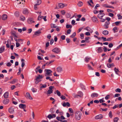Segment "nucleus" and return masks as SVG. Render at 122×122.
Returning <instances> with one entry per match:
<instances>
[{
	"label": "nucleus",
	"mask_w": 122,
	"mask_h": 122,
	"mask_svg": "<svg viewBox=\"0 0 122 122\" xmlns=\"http://www.w3.org/2000/svg\"><path fill=\"white\" fill-rule=\"evenodd\" d=\"M56 71L59 73H60L63 71V69L62 67L59 66L57 68Z\"/></svg>",
	"instance_id": "nucleus-7"
},
{
	"label": "nucleus",
	"mask_w": 122,
	"mask_h": 122,
	"mask_svg": "<svg viewBox=\"0 0 122 122\" xmlns=\"http://www.w3.org/2000/svg\"><path fill=\"white\" fill-rule=\"evenodd\" d=\"M83 5V3L81 1H79L77 4L79 6H81Z\"/></svg>",
	"instance_id": "nucleus-36"
},
{
	"label": "nucleus",
	"mask_w": 122,
	"mask_h": 122,
	"mask_svg": "<svg viewBox=\"0 0 122 122\" xmlns=\"http://www.w3.org/2000/svg\"><path fill=\"white\" fill-rule=\"evenodd\" d=\"M110 97V96L108 95H107L105 97V99L106 100H107Z\"/></svg>",
	"instance_id": "nucleus-57"
},
{
	"label": "nucleus",
	"mask_w": 122,
	"mask_h": 122,
	"mask_svg": "<svg viewBox=\"0 0 122 122\" xmlns=\"http://www.w3.org/2000/svg\"><path fill=\"white\" fill-rule=\"evenodd\" d=\"M69 112L72 113V115H73L74 112L72 109V108H69Z\"/></svg>",
	"instance_id": "nucleus-42"
},
{
	"label": "nucleus",
	"mask_w": 122,
	"mask_h": 122,
	"mask_svg": "<svg viewBox=\"0 0 122 122\" xmlns=\"http://www.w3.org/2000/svg\"><path fill=\"white\" fill-rule=\"evenodd\" d=\"M7 16L6 15L4 14L2 16V18L3 20H5L7 18Z\"/></svg>",
	"instance_id": "nucleus-22"
},
{
	"label": "nucleus",
	"mask_w": 122,
	"mask_h": 122,
	"mask_svg": "<svg viewBox=\"0 0 122 122\" xmlns=\"http://www.w3.org/2000/svg\"><path fill=\"white\" fill-rule=\"evenodd\" d=\"M5 50V46H2L0 48V53H1L3 52Z\"/></svg>",
	"instance_id": "nucleus-23"
},
{
	"label": "nucleus",
	"mask_w": 122,
	"mask_h": 122,
	"mask_svg": "<svg viewBox=\"0 0 122 122\" xmlns=\"http://www.w3.org/2000/svg\"><path fill=\"white\" fill-rule=\"evenodd\" d=\"M15 85H13L11 86V89L12 90H13L15 88Z\"/></svg>",
	"instance_id": "nucleus-64"
},
{
	"label": "nucleus",
	"mask_w": 122,
	"mask_h": 122,
	"mask_svg": "<svg viewBox=\"0 0 122 122\" xmlns=\"http://www.w3.org/2000/svg\"><path fill=\"white\" fill-rule=\"evenodd\" d=\"M81 113L80 111H78L75 113V117L76 119L77 120H80L81 119Z\"/></svg>",
	"instance_id": "nucleus-1"
},
{
	"label": "nucleus",
	"mask_w": 122,
	"mask_h": 122,
	"mask_svg": "<svg viewBox=\"0 0 122 122\" xmlns=\"http://www.w3.org/2000/svg\"><path fill=\"white\" fill-rule=\"evenodd\" d=\"M59 7L60 8H62L64 7V6H66L67 5L66 4H62L61 3L59 4Z\"/></svg>",
	"instance_id": "nucleus-11"
},
{
	"label": "nucleus",
	"mask_w": 122,
	"mask_h": 122,
	"mask_svg": "<svg viewBox=\"0 0 122 122\" xmlns=\"http://www.w3.org/2000/svg\"><path fill=\"white\" fill-rule=\"evenodd\" d=\"M54 88V86H50L49 87V90L47 91V94H50L52 93L53 91L52 89L53 88Z\"/></svg>",
	"instance_id": "nucleus-4"
},
{
	"label": "nucleus",
	"mask_w": 122,
	"mask_h": 122,
	"mask_svg": "<svg viewBox=\"0 0 122 122\" xmlns=\"http://www.w3.org/2000/svg\"><path fill=\"white\" fill-rule=\"evenodd\" d=\"M56 117V115L55 114H53L52 115L50 114L48 115L47 117L49 119H51L54 117Z\"/></svg>",
	"instance_id": "nucleus-10"
},
{
	"label": "nucleus",
	"mask_w": 122,
	"mask_h": 122,
	"mask_svg": "<svg viewBox=\"0 0 122 122\" xmlns=\"http://www.w3.org/2000/svg\"><path fill=\"white\" fill-rule=\"evenodd\" d=\"M118 29L117 28L116 26L115 27L113 28V30L114 31V32L115 33L117 32L118 31Z\"/></svg>",
	"instance_id": "nucleus-24"
},
{
	"label": "nucleus",
	"mask_w": 122,
	"mask_h": 122,
	"mask_svg": "<svg viewBox=\"0 0 122 122\" xmlns=\"http://www.w3.org/2000/svg\"><path fill=\"white\" fill-rule=\"evenodd\" d=\"M93 103V100L90 101L89 103L87 104V105L89 106H90V105L91 104H92Z\"/></svg>",
	"instance_id": "nucleus-58"
},
{
	"label": "nucleus",
	"mask_w": 122,
	"mask_h": 122,
	"mask_svg": "<svg viewBox=\"0 0 122 122\" xmlns=\"http://www.w3.org/2000/svg\"><path fill=\"white\" fill-rule=\"evenodd\" d=\"M42 29L38 31H37L35 32L34 33V35H37V36H38L39 35L41 34V31Z\"/></svg>",
	"instance_id": "nucleus-19"
},
{
	"label": "nucleus",
	"mask_w": 122,
	"mask_h": 122,
	"mask_svg": "<svg viewBox=\"0 0 122 122\" xmlns=\"http://www.w3.org/2000/svg\"><path fill=\"white\" fill-rule=\"evenodd\" d=\"M88 68L90 70H93V68L90 65L88 64L87 65Z\"/></svg>",
	"instance_id": "nucleus-44"
},
{
	"label": "nucleus",
	"mask_w": 122,
	"mask_h": 122,
	"mask_svg": "<svg viewBox=\"0 0 122 122\" xmlns=\"http://www.w3.org/2000/svg\"><path fill=\"white\" fill-rule=\"evenodd\" d=\"M40 68V66H38V67L36 68L35 71L36 73L39 71V68Z\"/></svg>",
	"instance_id": "nucleus-40"
},
{
	"label": "nucleus",
	"mask_w": 122,
	"mask_h": 122,
	"mask_svg": "<svg viewBox=\"0 0 122 122\" xmlns=\"http://www.w3.org/2000/svg\"><path fill=\"white\" fill-rule=\"evenodd\" d=\"M107 66L109 68H110L114 66L113 63L112 64L108 63L107 64Z\"/></svg>",
	"instance_id": "nucleus-21"
},
{
	"label": "nucleus",
	"mask_w": 122,
	"mask_h": 122,
	"mask_svg": "<svg viewBox=\"0 0 122 122\" xmlns=\"http://www.w3.org/2000/svg\"><path fill=\"white\" fill-rule=\"evenodd\" d=\"M110 23V22L109 21H106L103 25V27L105 29H107L109 27V25Z\"/></svg>",
	"instance_id": "nucleus-3"
},
{
	"label": "nucleus",
	"mask_w": 122,
	"mask_h": 122,
	"mask_svg": "<svg viewBox=\"0 0 122 122\" xmlns=\"http://www.w3.org/2000/svg\"><path fill=\"white\" fill-rule=\"evenodd\" d=\"M52 51L55 53H58L60 52V50L59 48L56 47L53 49Z\"/></svg>",
	"instance_id": "nucleus-5"
},
{
	"label": "nucleus",
	"mask_w": 122,
	"mask_h": 122,
	"mask_svg": "<svg viewBox=\"0 0 122 122\" xmlns=\"http://www.w3.org/2000/svg\"><path fill=\"white\" fill-rule=\"evenodd\" d=\"M46 84H44L42 85V86L41 87V88H46Z\"/></svg>",
	"instance_id": "nucleus-63"
},
{
	"label": "nucleus",
	"mask_w": 122,
	"mask_h": 122,
	"mask_svg": "<svg viewBox=\"0 0 122 122\" xmlns=\"http://www.w3.org/2000/svg\"><path fill=\"white\" fill-rule=\"evenodd\" d=\"M121 23V22L120 21H118L115 22L113 23V24H115V25L116 26H119Z\"/></svg>",
	"instance_id": "nucleus-30"
},
{
	"label": "nucleus",
	"mask_w": 122,
	"mask_h": 122,
	"mask_svg": "<svg viewBox=\"0 0 122 122\" xmlns=\"http://www.w3.org/2000/svg\"><path fill=\"white\" fill-rule=\"evenodd\" d=\"M80 86L82 89H85V86L82 83H81L80 84Z\"/></svg>",
	"instance_id": "nucleus-37"
},
{
	"label": "nucleus",
	"mask_w": 122,
	"mask_h": 122,
	"mask_svg": "<svg viewBox=\"0 0 122 122\" xmlns=\"http://www.w3.org/2000/svg\"><path fill=\"white\" fill-rule=\"evenodd\" d=\"M46 80L49 79V80L50 81H52L53 80L51 79L50 76H46Z\"/></svg>",
	"instance_id": "nucleus-47"
},
{
	"label": "nucleus",
	"mask_w": 122,
	"mask_h": 122,
	"mask_svg": "<svg viewBox=\"0 0 122 122\" xmlns=\"http://www.w3.org/2000/svg\"><path fill=\"white\" fill-rule=\"evenodd\" d=\"M84 29L86 30L88 32H89L91 33H92L93 31V30L88 26L84 28Z\"/></svg>",
	"instance_id": "nucleus-9"
},
{
	"label": "nucleus",
	"mask_w": 122,
	"mask_h": 122,
	"mask_svg": "<svg viewBox=\"0 0 122 122\" xmlns=\"http://www.w3.org/2000/svg\"><path fill=\"white\" fill-rule=\"evenodd\" d=\"M90 33L89 32H87L85 33V34L86 36H90Z\"/></svg>",
	"instance_id": "nucleus-62"
},
{
	"label": "nucleus",
	"mask_w": 122,
	"mask_h": 122,
	"mask_svg": "<svg viewBox=\"0 0 122 122\" xmlns=\"http://www.w3.org/2000/svg\"><path fill=\"white\" fill-rule=\"evenodd\" d=\"M39 5V4H36L34 5V8L35 10H37L38 9L37 6Z\"/></svg>",
	"instance_id": "nucleus-52"
},
{
	"label": "nucleus",
	"mask_w": 122,
	"mask_h": 122,
	"mask_svg": "<svg viewBox=\"0 0 122 122\" xmlns=\"http://www.w3.org/2000/svg\"><path fill=\"white\" fill-rule=\"evenodd\" d=\"M9 95L8 93L7 92H5L4 94V96L5 98H8Z\"/></svg>",
	"instance_id": "nucleus-27"
},
{
	"label": "nucleus",
	"mask_w": 122,
	"mask_h": 122,
	"mask_svg": "<svg viewBox=\"0 0 122 122\" xmlns=\"http://www.w3.org/2000/svg\"><path fill=\"white\" fill-rule=\"evenodd\" d=\"M102 6L103 7H104L109 8V6L107 4H104L102 5Z\"/></svg>",
	"instance_id": "nucleus-50"
},
{
	"label": "nucleus",
	"mask_w": 122,
	"mask_h": 122,
	"mask_svg": "<svg viewBox=\"0 0 122 122\" xmlns=\"http://www.w3.org/2000/svg\"><path fill=\"white\" fill-rule=\"evenodd\" d=\"M117 16L118 17V19H121L122 18V16L119 14H118Z\"/></svg>",
	"instance_id": "nucleus-55"
},
{
	"label": "nucleus",
	"mask_w": 122,
	"mask_h": 122,
	"mask_svg": "<svg viewBox=\"0 0 122 122\" xmlns=\"http://www.w3.org/2000/svg\"><path fill=\"white\" fill-rule=\"evenodd\" d=\"M104 98H103L102 99H100L99 101L100 103H103L105 102V101L103 100Z\"/></svg>",
	"instance_id": "nucleus-49"
},
{
	"label": "nucleus",
	"mask_w": 122,
	"mask_h": 122,
	"mask_svg": "<svg viewBox=\"0 0 122 122\" xmlns=\"http://www.w3.org/2000/svg\"><path fill=\"white\" fill-rule=\"evenodd\" d=\"M120 95L119 94V93L116 94L114 96V97H119L120 96Z\"/></svg>",
	"instance_id": "nucleus-59"
},
{
	"label": "nucleus",
	"mask_w": 122,
	"mask_h": 122,
	"mask_svg": "<svg viewBox=\"0 0 122 122\" xmlns=\"http://www.w3.org/2000/svg\"><path fill=\"white\" fill-rule=\"evenodd\" d=\"M8 112L10 114H13L14 112V109L13 108L11 107L8 109Z\"/></svg>",
	"instance_id": "nucleus-6"
},
{
	"label": "nucleus",
	"mask_w": 122,
	"mask_h": 122,
	"mask_svg": "<svg viewBox=\"0 0 122 122\" xmlns=\"http://www.w3.org/2000/svg\"><path fill=\"white\" fill-rule=\"evenodd\" d=\"M43 77L42 75H41L40 74L38 75V76H37L36 77V78L38 80L41 79L43 78Z\"/></svg>",
	"instance_id": "nucleus-28"
},
{
	"label": "nucleus",
	"mask_w": 122,
	"mask_h": 122,
	"mask_svg": "<svg viewBox=\"0 0 122 122\" xmlns=\"http://www.w3.org/2000/svg\"><path fill=\"white\" fill-rule=\"evenodd\" d=\"M31 90L32 92L34 93L36 92L37 91V89L34 88H32Z\"/></svg>",
	"instance_id": "nucleus-46"
},
{
	"label": "nucleus",
	"mask_w": 122,
	"mask_h": 122,
	"mask_svg": "<svg viewBox=\"0 0 122 122\" xmlns=\"http://www.w3.org/2000/svg\"><path fill=\"white\" fill-rule=\"evenodd\" d=\"M45 76H51L52 74L51 73L52 72V71L50 70L46 69L45 71Z\"/></svg>",
	"instance_id": "nucleus-2"
},
{
	"label": "nucleus",
	"mask_w": 122,
	"mask_h": 122,
	"mask_svg": "<svg viewBox=\"0 0 122 122\" xmlns=\"http://www.w3.org/2000/svg\"><path fill=\"white\" fill-rule=\"evenodd\" d=\"M80 36L81 37V38L82 39H83L84 37V34L83 33H81L80 35Z\"/></svg>",
	"instance_id": "nucleus-60"
},
{
	"label": "nucleus",
	"mask_w": 122,
	"mask_h": 122,
	"mask_svg": "<svg viewBox=\"0 0 122 122\" xmlns=\"http://www.w3.org/2000/svg\"><path fill=\"white\" fill-rule=\"evenodd\" d=\"M92 20L94 22H98V21L97 20V19L96 17L93 16L92 18Z\"/></svg>",
	"instance_id": "nucleus-14"
},
{
	"label": "nucleus",
	"mask_w": 122,
	"mask_h": 122,
	"mask_svg": "<svg viewBox=\"0 0 122 122\" xmlns=\"http://www.w3.org/2000/svg\"><path fill=\"white\" fill-rule=\"evenodd\" d=\"M66 27L67 28H71L72 27V26L71 25H70L69 24H67L66 25Z\"/></svg>",
	"instance_id": "nucleus-43"
},
{
	"label": "nucleus",
	"mask_w": 122,
	"mask_h": 122,
	"mask_svg": "<svg viewBox=\"0 0 122 122\" xmlns=\"http://www.w3.org/2000/svg\"><path fill=\"white\" fill-rule=\"evenodd\" d=\"M56 93L58 96H61V93L58 90H57L56 91Z\"/></svg>",
	"instance_id": "nucleus-51"
},
{
	"label": "nucleus",
	"mask_w": 122,
	"mask_h": 122,
	"mask_svg": "<svg viewBox=\"0 0 122 122\" xmlns=\"http://www.w3.org/2000/svg\"><path fill=\"white\" fill-rule=\"evenodd\" d=\"M11 34L14 36L16 38H17V36L16 35V32L15 31H12L11 32Z\"/></svg>",
	"instance_id": "nucleus-26"
},
{
	"label": "nucleus",
	"mask_w": 122,
	"mask_h": 122,
	"mask_svg": "<svg viewBox=\"0 0 122 122\" xmlns=\"http://www.w3.org/2000/svg\"><path fill=\"white\" fill-rule=\"evenodd\" d=\"M71 32V30L70 29H68L67 31V33L68 34H70Z\"/></svg>",
	"instance_id": "nucleus-61"
},
{
	"label": "nucleus",
	"mask_w": 122,
	"mask_h": 122,
	"mask_svg": "<svg viewBox=\"0 0 122 122\" xmlns=\"http://www.w3.org/2000/svg\"><path fill=\"white\" fill-rule=\"evenodd\" d=\"M9 102V100L8 99H5L3 101V103L5 104H8Z\"/></svg>",
	"instance_id": "nucleus-18"
},
{
	"label": "nucleus",
	"mask_w": 122,
	"mask_h": 122,
	"mask_svg": "<svg viewBox=\"0 0 122 122\" xmlns=\"http://www.w3.org/2000/svg\"><path fill=\"white\" fill-rule=\"evenodd\" d=\"M115 91L117 92H120L121 91V89L117 88L115 90Z\"/></svg>",
	"instance_id": "nucleus-39"
},
{
	"label": "nucleus",
	"mask_w": 122,
	"mask_h": 122,
	"mask_svg": "<svg viewBox=\"0 0 122 122\" xmlns=\"http://www.w3.org/2000/svg\"><path fill=\"white\" fill-rule=\"evenodd\" d=\"M76 34L75 32H74L73 34L70 36V37L71 38H73L76 35Z\"/></svg>",
	"instance_id": "nucleus-48"
},
{
	"label": "nucleus",
	"mask_w": 122,
	"mask_h": 122,
	"mask_svg": "<svg viewBox=\"0 0 122 122\" xmlns=\"http://www.w3.org/2000/svg\"><path fill=\"white\" fill-rule=\"evenodd\" d=\"M118 119V118L117 117H116L115 118L113 119V121L114 122H117V121Z\"/></svg>",
	"instance_id": "nucleus-53"
},
{
	"label": "nucleus",
	"mask_w": 122,
	"mask_h": 122,
	"mask_svg": "<svg viewBox=\"0 0 122 122\" xmlns=\"http://www.w3.org/2000/svg\"><path fill=\"white\" fill-rule=\"evenodd\" d=\"M54 109L53 108H51L50 110V111L51 113H54L55 111L54 110Z\"/></svg>",
	"instance_id": "nucleus-54"
},
{
	"label": "nucleus",
	"mask_w": 122,
	"mask_h": 122,
	"mask_svg": "<svg viewBox=\"0 0 122 122\" xmlns=\"http://www.w3.org/2000/svg\"><path fill=\"white\" fill-rule=\"evenodd\" d=\"M19 107L20 108L24 109L26 107V105L23 104H21L19 105Z\"/></svg>",
	"instance_id": "nucleus-17"
},
{
	"label": "nucleus",
	"mask_w": 122,
	"mask_h": 122,
	"mask_svg": "<svg viewBox=\"0 0 122 122\" xmlns=\"http://www.w3.org/2000/svg\"><path fill=\"white\" fill-rule=\"evenodd\" d=\"M98 96V94L97 93H92L91 95V97L92 98H93L94 97H97Z\"/></svg>",
	"instance_id": "nucleus-13"
},
{
	"label": "nucleus",
	"mask_w": 122,
	"mask_h": 122,
	"mask_svg": "<svg viewBox=\"0 0 122 122\" xmlns=\"http://www.w3.org/2000/svg\"><path fill=\"white\" fill-rule=\"evenodd\" d=\"M114 70L116 73L118 75V72H119L118 69H117L116 67H115L114 69Z\"/></svg>",
	"instance_id": "nucleus-34"
},
{
	"label": "nucleus",
	"mask_w": 122,
	"mask_h": 122,
	"mask_svg": "<svg viewBox=\"0 0 122 122\" xmlns=\"http://www.w3.org/2000/svg\"><path fill=\"white\" fill-rule=\"evenodd\" d=\"M28 22L29 23H30L33 22H34V21H33V19L31 18H30L28 19Z\"/></svg>",
	"instance_id": "nucleus-32"
},
{
	"label": "nucleus",
	"mask_w": 122,
	"mask_h": 122,
	"mask_svg": "<svg viewBox=\"0 0 122 122\" xmlns=\"http://www.w3.org/2000/svg\"><path fill=\"white\" fill-rule=\"evenodd\" d=\"M40 81L39 80H38L36 78L35 81V83L36 84H37Z\"/></svg>",
	"instance_id": "nucleus-56"
},
{
	"label": "nucleus",
	"mask_w": 122,
	"mask_h": 122,
	"mask_svg": "<svg viewBox=\"0 0 122 122\" xmlns=\"http://www.w3.org/2000/svg\"><path fill=\"white\" fill-rule=\"evenodd\" d=\"M23 12L24 14H27L29 13L28 10L27 9H24L23 10Z\"/></svg>",
	"instance_id": "nucleus-20"
},
{
	"label": "nucleus",
	"mask_w": 122,
	"mask_h": 122,
	"mask_svg": "<svg viewBox=\"0 0 122 122\" xmlns=\"http://www.w3.org/2000/svg\"><path fill=\"white\" fill-rule=\"evenodd\" d=\"M102 34L104 35H107L108 34L109 32L107 30H104L103 31Z\"/></svg>",
	"instance_id": "nucleus-25"
},
{
	"label": "nucleus",
	"mask_w": 122,
	"mask_h": 122,
	"mask_svg": "<svg viewBox=\"0 0 122 122\" xmlns=\"http://www.w3.org/2000/svg\"><path fill=\"white\" fill-rule=\"evenodd\" d=\"M109 116L110 118H112V112L111 111H110L109 114Z\"/></svg>",
	"instance_id": "nucleus-45"
},
{
	"label": "nucleus",
	"mask_w": 122,
	"mask_h": 122,
	"mask_svg": "<svg viewBox=\"0 0 122 122\" xmlns=\"http://www.w3.org/2000/svg\"><path fill=\"white\" fill-rule=\"evenodd\" d=\"M20 18V20L22 21H24V20H25V17L23 16H21Z\"/></svg>",
	"instance_id": "nucleus-38"
},
{
	"label": "nucleus",
	"mask_w": 122,
	"mask_h": 122,
	"mask_svg": "<svg viewBox=\"0 0 122 122\" xmlns=\"http://www.w3.org/2000/svg\"><path fill=\"white\" fill-rule=\"evenodd\" d=\"M103 118L102 115V114H99L96 116L95 117V119H100L102 118Z\"/></svg>",
	"instance_id": "nucleus-8"
},
{
	"label": "nucleus",
	"mask_w": 122,
	"mask_h": 122,
	"mask_svg": "<svg viewBox=\"0 0 122 122\" xmlns=\"http://www.w3.org/2000/svg\"><path fill=\"white\" fill-rule=\"evenodd\" d=\"M105 15L104 14L100 13L98 14L97 15V17L100 19H102V17Z\"/></svg>",
	"instance_id": "nucleus-16"
},
{
	"label": "nucleus",
	"mask_w": 122,
	"mask_h": 122,
	"mask_svg": "<svg viewBox=\"0 0 122 122\" xmlns=\"http://www.w3.org/2000/svg\"><path fill=\"white\" fill-rule=\"evenodd\" d=\"M17 80L16 79H14L13 81L10 82V83L14 84L16 82Z\"/></svg>",
	"instance_id": "nucleus-41"
},
{
	"label": "nucleus",
	"mask_w": 122,
	"mask_h": 122,
	"mask_svg": "<svg viewBox=\"0 0 122 122\" xmlns=\"http://www.w3.org/2000/svg\"><path fill=\"white\" fill-rule=\"evenodd\" d=\"M51 28H55L57 27V26L55 24H51Z\"/></svg>",
	"instance_id": "nucleus-35"
},
{
	"label": "nucleus",
	"mask_w": 122,
	"mask_h": 122,
	"mask_svg": "<svg viewBox=\"0 0 122 122\" xmlns=\"http://www.w3.org/2000/svg\"><path fill=\"white\" fill-rule=\"evenodd\" d=\"M27 98H28L30 100L32 99V97L31 96L30 93L29 92H27L26 93V97Z\"/></svg>",
	"instance_id": "nucleus-12"
},
{
	"label": "nucleus",
	"mask_w": 122,
	"mask_h": 122,
	"mask_svg": "<svg viewBox=\"0 0 122 122\" xmlns=\"http://www.w3.org/2000/svg\"><path fill=\"white\" fill-rule=\"evenodd\" d=\"M97 52L98 53H101L102 52L103 50L101 47H98L97 49Z\"/></svg>",
	"instance_id": "nucleus-15"
},
{
	"label": "nucleus",
	"mask_w": 122,
	"mask_h": 122,
	"mask_svg": "<svg viewBox=\"0 0 122 122\" xmlns=\"http://www.w3.org/2000/svg\"><path fill=\"white\" fill-rule=\"evenodd\" d=\"M21 61L22 62L21 66L22 67H23L25 65V60L24 59H22L21 60Z\"/></svg>",
	"instance_id": "nucleus-33"
},
{
	"label": "nucleus",
	"mask_w": 122,
	"mask_h": 122,
	"mask_svg": "<svg viewBox=\"0 0 122 122\" xmlns=\"http://www.w3.org/2000/svg\"><path fill=\"white\" fill-rule=\"evenodd\" d=\"M91 59V58L86 57L85 58V60L86 62H87Z\"/></svg>",
	"instance_id": "nucleus-31"
},
{
	"label": "nucleus",
	"mask_w": 122,
	"mask_h": 122,
	"mask_svg": "<svg viewBox=\"0 0 122 122\" xmlns=\"http://www.w3.org/2000/svg\"><path fill=\"white\" fill-rule=\"evenodd\" d=\"M78 96L81 97H82L83 95V93L81 91H79L78 92Z\"/></svg>",
	"instance_id": "nucleus-29"
}]
</instances>
